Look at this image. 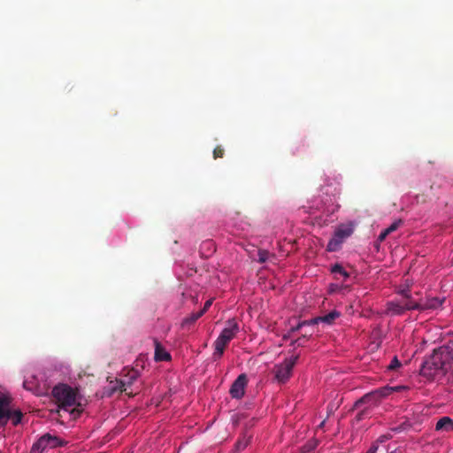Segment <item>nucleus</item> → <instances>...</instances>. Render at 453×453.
<instances>
[{"mask_svg":"<svg viewBox=\"0 0 453 453\" xmlns=\"http://www.w3.org/2000/svg\"><path fill=\"white\" fill-rule=\"evenodd\" d=\"M251 438H252V435L251 434H244L237 441H236V444H235V447L237 449L238 451H241L242 449H244L248 445L249 443L251 441Z\"/></svg>","mask_w":453,"mask_h":453,"instance_id":"nucleus-17","label":"nucleus"},{"mask_svg":"<svg viewBox=\"0 0 453 453\" xmlns=\"http://www.w3.org/2000/svg\"><path fill=\"white\" fill-rule=\"evenodd\" d=\"M323 203V213L326 215L333 214L337 209L338 205L335 204V197L334 196H327L325 200H321Z\"/></svg>","mask_w":453,"mask_h":453,"instance_id":"nucleus-12","label":"nucleus"},{"mask_svg":"<svg viewBox=\"0 0 453 453\" xmlns=\"http://www.w3.org/2000/svg\"><path fill=\"white\" fill-rule=\"evenodd\" d=\"M435 430L453 431V419L447 416L441 418L436 423Z\"/></svg>","mask_w":453,"mask_h":453,"instance_id":"nucleus-14","label":"nucleus"},{"mask_svg":"<svg viewBox=\"0 0 453 453\" xmlns=\"http://www.w3.org/2000/svg\"><path fill=\"white\" fill-rule=\"evenodd\" d=\"M296 358L297 357L286 358L282 363L273 366L272 372L273 373V379L278 383L283 384L290 378Z\"/></svg>","mask_w":453,"mask_h":453,"instance_id":"nucleus-5","label":"nucleus"},{"mask_svg":"<svg viewBox=\"0 0 453 453\" xmlns=\"http://www.w3.org/2000/svg\"><path fill=\"white\" fill-rule=\"evenodd\" d=\"M240 328L236 319H228L226 321V327L221 331L220 334L214 342V346H219V350H221V348L225 349L230 341L237 334Z\"/></svg>","mask_w":453,"mask_h":453,"instance_id":"nucleus-6","label":"nucleus"},{"mask_svg":"<svg viewBox=\"0 0 453 453\" xmlns=\"http://www.w3.org/2000/svg\"><path fill=\"white\" fill-rule=\"evenodd\" d=\"M47 441H49V437H44V435H42L33 444L31 453H42L46 448H48Z\"/></svg>","mask_w":453,"mask_h":453,"instance_id":"nucleus-16","label":"nucleus"},{"mask_svg":"<svg viewBox=\"0 0 453 453\" xmlns=\"http://www.w3.org/2000/svg\"><path fill=\"white\" fill-rule=\"evenodd\" d=\"M52 396L58 405L59 411H67L73 418H77L81 413V405L77 403L76 392L66 384H58L52 389Z\"/></svg>","mask_w":453,"mask_h":453,"instance_id":"nucleus-2","label":"nucleus"},{"mask_svg":"<svg viewBox=\"0 0 453 453\" xmlns=\"http://www.w3.org/2000/svg\"><path fill=\"white\" fill-rule=\"evenodd\" d=\"M342 242L339 238H336L334 236L333 239L329 241L327 244V250L329 251H336L340 248Z\"/></svg>","mask_w":453,"mask_h":453,"instance_id":"nucleus-22","label":"nucleus"},{"mask_svg":"<svg viewBox=\"0 0 453 453\" xmlns=\"http://www.w3.org/2000/svg\"><path fill=\"white\" fill-rule=\"evenodd\" d=\"M224 154H225V150H224V149L220 145L217 146L214 149V150H213V157H214V159L223 157Z\"/></svg>","mask_w":453,"mask_h":453,"instance_id":"nucleus-27","label":"nucleus"},{"mask_svg":"<svg viewBox=\"0 0 453 453\" xmlns=\"http://www.w3.org/2000/svg\"><path fill=\"white\" fill-rule=\"evenodd\" d=\"M317 446V442L313 440V445H312V448L315 449V447Z\"/></svg>","mask_w":453,"mask_h":453,"instance_id":"nucleus-40","label":"nucleus"},{"mask_svg":"<svg viewBox=\"0 0 453 453\" xmlns=\"http://www.w3.org/2000/svg\"><path fill=\"white\" fill-rule=\"evenodd\" d=\"M12 404V398L9 394L0 397V427L10 420Z\"/></svg>","mask_w":453,"mask_h":453,"instance_id":"nucleus-7","label":"nucleus"},{"mask_svg":"<svg viewBox=\"0 0 453 453\" xmlns=\"http://www.w3.org/2000/svg\"><path fill=\"white\" fill-rule=\"evenodd\" d=\"M369 414V411L367 408H365L363 410H361L360 411H358L357 413V416H356V419L357 421H360L362 420L365 416H367Z\"/></svg>","mask_w":453,"mask_h":453,"instance_id":"nucleus-30","label":"nucleus"},{"mask_svg":"<svg viewBox=\"0 0 453 453\" xmlns=\"http://www.w3.org/2000/svg\"><path fill=\"white\" fill-rule=\"evenodd\" d=\"M44 437H49V441H47L48 448L54 449L63 445V441L56 436L45 434Z\"/></svg>","mask_w":453,"mask_h":453,"instance_id":"nucleus-20","label":"nucleus"},{"mask_svg":"<svg viewBox=\"0 0 453 453\" xmlns=\"http://www.w3.org/2000/svg\"><path fill=\"white\" fill-rule=\"evenodd\" d=\"M326 419L320 421L319 425L317 426V429H322L325 425Z\"/></svg>","mask_w":453,"mask_h":453,"instance_id":"nucleus-38","label":"nucleus"},{"mask_svg":"<svg viewBox=\"0 0 453 453\" xmlns=\"http://www.w3.org/2000/svg\"><path fill=\"white\" fill-rule=\"evenodd\" d=\"M155 343V356L156 361H168L171 360V355L162 347L157 340L154 341Z\"/></svg>","mask_w":453,"mask_h":453,"instance_id":"nucleus-13","label":"nucleus"},{"mask_svg":"<svg viewBox=\"0 0 453 453\" xmlns=\"http://www.w3.org/2000/svg\"><path fill=\"white\" fill-rule=\"evenodd\" d=\"M304 341H306L305 336H303V338H298V339L296 341V342L297 343V345H298V346H300V345H302V344H303V342Z\"/></svg>","mask_w":453,"mask_h":453,"instance_id":"nucleus-37","label":"nucleus"},{"mask_svg":"<svg viewBox=\"0 0 453 453\" xmlns=\"http://www.w3.org/2000/svg\"><path fill=\"white\" fill-rule=\"evenodd\" d=\"M291 336H290V333L287 334H284L283 335V340H288L289 339Z\"/></svg>","mask_w":453,"mask_h":453,"instance_id":"nucleus-39","label":"nucleus"},{"mask_svg":"<svg viewBox=\"0 0 453 453\" xmlns=\"http://www.w3.org/2000/svg\"><path fill=\"white\" fill-rule=\"evenodd\" d=\"M258 262L263 264L267 261L270 253L267 250H258Z\"/></svg>","mask_w":453,"mask_h":453,"instance_id":"nucleus-23","label":"nucleus"},{"mask_svg":"<svg viewBox=\"0 0 453 453\" xmlns=\"http://www.w3.org/2000/svg\"><path fill=\"white\" fill-rule=\"evenodd\" d=\"M214 347H215V351H214L212 357H213L214 360H218L223 356L225 349L221 348V350H219V346H214Z\"/></svg>","mask_w":453,"mask_h":453,"instance_id":"nucleus-29","label":"nucleus"},{"mask_svg":"<svg viewBox=\"0 0 453 453\" xmlns=\"http://www.w3.org/2000/svg\"><path fill=\"white\" fill-rule=\"evenodd\" d=\"M398 293L403 296V298H409L411 296L409 287H405L401 288Z\"/></svg>","mask_w":453,"mask_h":453,"instance_id":"nucleus-32","label":"nucleus"},{"mask_svg":"<svg viewBox=\"0 0 453 453\" xmlns=\"http://www.w3.org/2000/svg\"><path fill=\"white\" fill-rule=\"evenodd\" d=\"M248 383L246 374H240L232 384L229 393L233 398L240 399L244 395L245 387Z\"/></svg>","mask_w":453,"mask_h":453,"instance_id":"nucleus-8","label":"nucleus"},{"mask_svg":"<svg viewBox=\"0 0 453 453\" xmlns=\"http://www.w3.org/2000/svg\"><path fill=\"white\" fill-rule=\"evenodd\" d=\"M332 272L334 273H340L342 275H343L344 277H348V273L345 272V270L343 269V267L338 264L334 265L333 267H332Z\"/></svg>","mask_w":453,"mask_h":453,"instance_id":"nucleus-28","label":"nucleus"},{"mask_svg":"<svg viewBox=\"0 0 453 453\" xmlns=\"http://www.w3.org/2000/svg\"><path fill=\"white\" fill-rule=\"evenodd\" d=\"M22 417L23 413L20 410H14L12 407H11L10 420L13 426L19 425L21 422Z\"/></svg>","mask_w":453,"mask_h":453,"instance_id":"nucleus-19","label":"nucleus"},{"mask_svg":"<svg viewBox=\"0 0 453 453\" xmlns=\"http://www.w3.org/2000/svg\"><path fill=\"white\" fill-rule=\"evenodd\" d=\"M309 324V321H303L302 323H299L296 326H293L291 328V333H295L296 331L301 329L303 326H304L305 325H308Z\"/></svg>","mask_w":453,"mask_h":453,"instance_id":"nucleus-33","label":"nucleus"},{"mask_svg":"<svg viewBox=\"0 0 453 453\" xmlns=\"http://www.w3.org/2000/svg\"><path fill=\"white\" fill-rule=\"evenodd\" d=\"M401 362L398 360L396 357L391 360L390 364L388 366V369L390 371H395L401 366Z\"/></svg>","mask_w":453,"mask_h":453,"instance_id":"nucleus-25","label":"nucleus"},{"mask_svg":"<svg viewBox=\"0 0 453 453\" xmlns=\"http://www.w3.org/2000/svg\"><path fill=\"white\" fill-rule=\"evenodd\" d=\"M411 426V423L409 421H404V422L401 423L399 426L392 428V430L394 432H401V431H403V430H407Z\"/></svg>","mask_w":453,"mask_h":453,"instance_id":"nucleus-26","label":"nucleus"},{"mask_svg":"<svg viewBox=\"0 0 453 453\" xmlns=\"http://www.w3.org/2000/svg\"><path fill=\"white\" fill-rule=\"evenodd\" d=\"M340 315L341 313L339 311L333 310L326 315L313 318V326L319 323H325L328 326H331L334 323L335 319L340 317Z\"/></svg>","mask_w":453,"mask_h":453,"instance_id":"nucleus-9","label":"nucleus"},{"mask_svg":"<svg viewBox=\"0 0 453 453\" xmlns=\"http://www.w3.org/2000/svg\"><path fill=\"white\" fill-rule=\"evenodd\" d=\"M444 298L440 299L438 297L427 298L421 300V311L426 310H436L442 305Z\"/></svg>","mask_w":453,"mask_h":453,"instance_id":"nucleus-10","label":"nucleus"},{"mask_svg":"<svg viewBox=\"0 0 453 453\" xmlns=\"http://www.w3.org/2000/svg\"><path fill=\"white\" fill-rule=\"evenodd\" d=\"M391 438H392V436H391V434H382V435H380V436L377 439V441H376L374 443H376V444L378 445V443H383V442H385V441H387L390 440Z\"/></svg>","mask_w":453,"mask_h":453,"instance_id":"nucleus-31","label":"nucleus"},{"mask_svg":"<svg viewBox=\"0 0 453 453\" xmlns=\"http://www.w3.org/2000/svg\"><path fill=\"white\" fill-rule=\"evenodd\" d=\"M203 316V311L193 312L182 320L181 326L185 327L188 325L194 324L198 319Z\"/></svg>","mask_w":453,"mask_h":453,"instance_id":"nucleus-18","label":"nucleus"},{"mask_svg":"<svg viewBox=\"0 0 453 453\" xmlns=\"http://www.w3.org/2000/svg\"><path fill=\"white\" fill-rule=\"evenodd\" d=\"M122 379L120 380H117L115 385L111 388V394L119 390L120 392H125L126 394L132 395H134L133 389L131 387L134 382L140 377V372L137 369H124L123 370Z\"/></svg>","mask_w":453,"mask_h":453,"instance_id":"nucleus-4","label":"nucleus"},{"mask_svg":"<svg viewBox=\"0 0 453 453\" xmlns=\"http://www.w3.org/2000/svg\"><path fill=\"white\" fill-rule=\"evenodd\" d=\"M403 224L402 219L394 221L388 227L386 228L388 234L395 232Z\"/></svg>","mask_w":453,"mask_h":453,"instance_id":"nucleus-24","label":"nucleus"},{"mask_svg":"<svg viewBox=\"0 0 453 453\" xmlns=\"http://www.w3.org/2000/svg\"><path fill=\"white\" fill-rule=\"evenodd\" d=\"M378 448L379 446L376 443H373L366 453H377Z\"/></svg>","mask_w":453,"mask_h":453,"instance_id":"nucleus-35","label":"nucleus"},{"mask_svg":"<svg viewBox=\"0 0 453 453\" xmlns=\"http://www.w3.org/2000/svg\"><path fill=\"white\" fill-rule=\"evenodd\" d=\"M388 234H389L387 232V230H386V229H385V230H383V231L380 234V235H379V240H380V242L384 241V240L386 239V237H387Z\"/></svg>","mask_w":453,"mask_h":453,"instance_id":"nucleus-36","label":"nucleus"},{"mask_svg":"<svg viewBox=\"0 0 453 453\" xmlns=\"http://www.w3.org/2000/svg\"><path fill=\"white\" fill-rule=\"evenodd\" d=\"M406 388L403 386H397V387H383L380 388H378L374 391H372L370 393L365 394L364 396H362L359 400H357L355 403V408L358 409L361 408L363 404H369V405H375L377 403H379L381 399L388 396L393 392H398L400 390H403Z\"/></svg>","mask_w":453,"mask_h":453,"instance_id":"nucleus-3","label":"nucleus"},{"mask_svg":"<svg viewBox=\"0 0 453 453\" xmlns=\"http://www.w3.org/2000/svg\"><path fill=\"white\" fill-rule=\"evenodd\" d=\"M452 360V349L446 346L440 347L423 362L420 374L428 380H434L438 374L445 375Z\"/></svg>","mask_w":453,"mask_h":453,"instance_id":"nucleus-1","label":"nucleus"},{"mask_svg":"<svg viewBox=\"0 0 453 453\" xmlns=\"http://www.w3.org/2000/svg\"><path fill=\"white\" fill-rule=\"evenodd\" d=\"M402 303L404 311L412 310L421 311V300L417 302L412 299L411 296L409 298H403Z\"/></svg>","mask_w":453,"mask_h":453,"instance_id":"nucleus-15","label":"nucleus"},{"mask_svg":"<svg viewBox=\"0 0 453 453\" xmlns=\"http://www.w3.org/2000/svg\"><path fill=\"white\" fill-rule=\"evenodd\" d=\"M386 311L393 316L403 315L405 311L402 301H390L387 303Z\"/></svg>","mask_w":453,"mask_h":453,"instance_id":"nucleus-11","label":"nucleus"},{"mask_svg":"<svg viewBox=\"0 0 453 453\" xmlns=\"http://www.w3.org/2000/svg\"><path fill=\"white\" fill-rule=\"evenodd\" d=\"M211 303H212L211 299L205 302L203 308L200 311H203V315L208 311V309L211 307Z\"/></svg>","mask_w":453,"mask_h":453,"instance_id":"nucleus-34","label":"nucleus"},{"mask_svg":"<svg viewBox=\"0 0 453 453\" xmlns=\"http://www.w3.org/2000/svg\"><path fill=\"white\" fill-rule=\"evenodd\" d=\"M351 234L352 230L350 228H338L335 231L334 236L343 242V240L349 236Z\"/></svg>","mask_w":453,"mask_h":453,"instance_id":"nucleus-21","label":"nucleus"}]
</instances>
